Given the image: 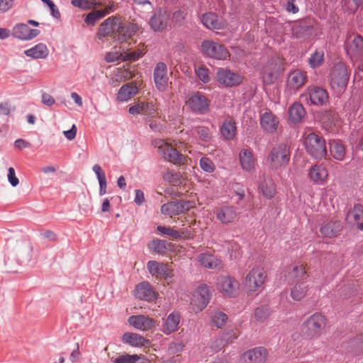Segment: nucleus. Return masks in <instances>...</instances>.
Returning <instances> with one entry per match:
<instances>
[{
  "mask_svg": "<svg viewBox=\"0 0 363 363\" xmlns=\"http://www.w3.org/2000/svg\"><path fill=\"white\" fill-rule=\"evenodd\" d=\"M259 189L266 199H272L276 194V186L271 178H267L264 175L260 177Z\"/></svg>",
  "mask_w": 363,
  "mask_h": 363,
  "instance_id": "nucleus-34",
  "label": "nucleus"
},
{
  "mask_svg": "<svg viewBox=\"0 0 363 363\" xmlns=\"http://www.w3.org/2000/svg\"><path fill=\"white\" fill-rule=\"evenodd\" d=\"M135 194L134 202L136 205L141 206L145 201V195L143 191L140 189H135Z\"/></svg>",
  "mask_w": 363,
  "mask_h": 363,
  "instance_id": "nucleus-63",
  "label": "nucleus"
},
{
  "mask_svg": "<svg viewBox=\"0 0 363 363\" xmlns=\"http://www.w3.org/2000/svg\"><path fill=\"white\" fill-rule=\"evenodd\" d=\"M202 52L209 57L225 60L230 57V52L223 45L213 40H206L201 43Z\"/></svg>",
  "mask_w": 363,
  "mask_h": 363,
  "instance_id": "nucleus-9",
  "label": "nucleus"
},
{
  "mask_svg": "<svg viewBox=\"0 0 363 363\" xmlns=\"http://www.w3.org/2000/svg\"><path fill=\"white\" fill-rule=\"evenodd\" d=\"M201 22L205 27L211 30H220L224 27L223 22L218 20V16L211 12L204 13Z\"/></svg>",
  "mask_w": 363,
  "mask_h": 363,
  "instance_id": "nucleus-38",
  "label": "nucleus"
},
{
  "mask_svg": "<svg viewBox=\"0 0 363 363\" xmlns=\"http://www.w3.org/2000/svg\"><path fill=\"white\" fill-rule=\"evenodd\" d=\"M328 176V170L323 164H315L309 169L308 177L314 184H324Z\"/></svg>",
  "mask_w": 363,
  "mask_h": 363,
  "instance_id": "nucleus-25",
  "label": "nucleus"
},
{
  "mask_svg": "<svg viewBox=\"0 0 363 363\" xmlns=\"http://www.w3.org/2000/svg\"><path fill=\"white\" fill-rule=\"evenodd\" d=\"M210 299L209 287L206 284L199 286L192 294L191 299L192 310L196 313L201 312L208 306Z\"/></svg>",
  "mask_w": 363,
  "mask_h": 363,
  "instance_id": "nucleus-7",
  "label": "nucleus"
},
{
  "mask_svg": "<svg viewBox=\"0 0 363 363\" xmlns=\"http://www.w3.org/2000/svg\"><path fill=\"white\" fill-rule=\"evenodd\" d=\"M93 172L95 173L99 184V194L104 195L106 193L107 182L105 172L99 164H94L92 167Z\"/></svg>",
  "mask_w": 363,
  "mask_h": 363,
  "instance_id": "nucleus-43",
  "label": "nucleus"
},
{
  "mask_svg": "<svg viewBox=\"0 0 363 363\" xmlns=\"http://www.w3.org/2000/svg\"><path fill=\"white\" fill-rule=\"evenodd\" d=\"M307 94L311 103L318 106L325 105L329 99L326 89L315 85L308 87Z\"/></svg>",
  "mask_w": 363,
  "mask_h": 363,
  "instance_id": "nucleus-19",
  "label": "nucleus"
},
{
  "mask_svg": "<svg viewBox=\"0 0 363 363\" xmlns=\"http://www.w3.org/2000/svg\"><path fill=\"white\" fill-rule=\"evenodd\" d=\"M121 60H124V55L118 52H109L105 55L107 62H115Z\"/></svg>",
  "mask_w": 363,
  "mask_h": 363,
  "instance_id": "nucleus-56",
  "label": "nucleus"
},
{
  "mask_svg": "<svg viewBox=\"0 0 363 363\" xmlns=\"http://www.w3.org/2000/svg\"><path fill=\"white\" fill-rule=\"evenodd\" d=\"M217 288L220 292L232 297L238 294L239 283L235 279L231 277L223 276L218 279Z\"/></svg>",
  "mask_w": 363,
  "mask_h": 363,
  "instance_id": "nucleus-14",
  "label": "nucleus"
},
{
  "mask_svg": "<svg viewBox=\"0 0 363 363\" xmlns=\"http://www.w3.org/2000/svg\"><path fill=\"white\" fill-rule=\"evenodd\" d=\"M217 80L225 87H233L240 85L243 80L241 74L231 71L228 68H219L216 72Z\"/></svg>",
  "mask_w": 363,
  "mask_h": 363,
  "instance_id": "nucleus-11",
  "label": "nucleus"
},
{
  "mask_svg": "<svg viewBox=\"0 0 363 363\" xmlns=\"http://www.w3.org/2000/svg\"><path fill=\"white\" fill-rule=\"evenodd\" d=\"M290 160V149L286 143L275 145L267 157V163L271 170L285 167Z\"/></svg>",
  "mask_w": 363,
  "mask_h": 363,
  "instance_id": "nucleus-2",
  "label": "nucleus"
},
{
  "mask_svg": "<svg viewBox=\"0 0 363 363\" xmlns=\"http://www.w3.org/2000/svg\"><path fill=\"white\" fill-rule=\"evenodd\" d=\"M345 50L350 55H357L363 52V37L357 35L347 39L345 43Z\"/></svg>",
  "mask_w": 363,
  "mask_h": 363,
  "instance_id": "nucleus-30",
  "label": "nucleus"
},
{
  "mask_svg": "<svg viewBox=\"0 0 363 363\" xmlns=\"http://www.w3.org/2000/svg\"><path fill=\"white\" fill-rule=\"evenodd\" d=\"M11 35L15 38L23 41H28L33 40L40 34L38 29L30 28L26 23H17L11 30Z\"/></svg>",
  "mask_w": 363,
  "mask_h": 363,
  "instance_id": "nucleus-13",
  "label": "nucleus"
},
{
  "mask_svg": "<svg viewBox=\"0 0 363 363\" xmlns=\"http://www.w3.org/2000/svg\"><path fill=\"white\" fill-rule=\"evenodd\" d=\"M8 181L13 187L19 184V180L16 176L15 170L13 167H9L8 169Z\"/></svg>",
  "mask_w": 363,
  "mask_h": 363,
  "instance_id": "nucleus-59",
  "label": "nucleus"
},
{
  "mask_svg": "<svg viewBox=\"0 0 363 363\" xmlns=\"http://www.w3.org/2000/svg\"><path fill=\"white\" fill-rule=\"evenodd\" d=\"M138 92L135 84L130 82L123 84L118 90L116 98L121 102H125L132 99Z\"/></svg>",
  "mask_w": 363,
  "mask_h": 363,
  "instance_id": "nucleus-29",
  "label": "nucleus"
},
{
  "mask_svg": "<svg viewBox=\"0 0 363 363\" xmlns=\"http://www.w3.org/2000/svg\"><path fill=\"white\" fill-rule=\"evenodd\" d=\"M191 135L198 137L201 141L208 143L211 139V133L208 128L205 126H197L191 129Z\"/></svg>",
  "mask_w": 363,
  "mask_h": 363,
  "instance_id": "nucleus-46",
  "label": "nucleus"
},
{
  "mask_svg": "<svg viewBox=\"0 0 363 363\" xmlns=\"http://www.w3.org/2000/svg\"><path fill=\"white\" fill-rule=\"evenodd\" d=\"M239 160L242 169L247 172H251L255 169L256 160L252 150L242 149L239 153Z\"/></svg>",
  "mask_w": 363,
  "mask_h": 363,
  "instance_id": "nucleus-26",
  "label": "nucleus"
},
{
  "mask_svg": "<svg viewBox=\"0 0 363 363\" xmlns=\"http://www.w3.org/2000/svg\"><path fill=\"white\" fill-rule=\"evenodd\" d=\"M120 22V18L116 16H111L106 18L98 29L96 35L99 40H102L106 36L114 34L116 35L117 28Z\"/></svg>",
  "mask_w": 363,
  "mask_h": 363,
  "instance_id": "nucleus-18",
  "label": "nucleus"
},
{
  "mask_svg": "<svg viewBox=\"0 0 363 363\" xmlns=\"http://www.w3.org/2000/svg\"><path fill=\"white\" fill-rule=\"evenodd\" d=\"M227 319L226 314L221 311H215L212 315V322L218 328L225 325Z\"/></svg>",
  "mask_w": 363,
  "mask_h": 363,
  "instance_id": "nucleus-51",
  "label": "nucleus"
},
{
  "mask_svg": "<svg viewBox=\"0 0 363 363\" xmlns=\"http://www.w3.org/2000/svg\"><path fill=\"white\" fill-rule=\"evenodd\" d=\"M330 151L332 156L337 160H343L345 155V148L339 140H332L329 143Z\"/></svg>",
  "mask_w": 363,
  "mask_h": 363,
  "instance_id": "nucleus-42",
  "label": "nucleus"
},
{
  "mask_svg": "<svg viewBox=\"0 0 363 363\" xmlns=\"http://www.w3.org/2000/svg\"><path fill=\"white\" fill-rule=\"evenodd\" d=\"M180 322V315L177 313H170L166 318L162 325V331L167 335H169L178 330V325Z\"/></svg>",
  "mask_w": 363,
  "mask_h": 363,
  "instance_id": "nucleus-37",
  "label": "nucleus"
},
{
  "mask_svg": "<svg viewBox=\"0 0 363 363\" xmlns=\"http://www.w3.org/2000/svg\"><path fill=\"white\" fill-rule=\"evenodd\" d=\"M305 115V108L300 102H294L289 108V119L292 123H300Z\"/></svg>",
  "mask_w": 363,
  "mask_h": 363,
  "instance_id": "nucleus-36",
  "label": "nucleus"
},
{
  "mask_svg": "<svg viewBox=\"0 0 363 363\" xmlns=\"http://www.w3.org/2000/svg\"><path fill=\"white\" fill-rule=\"evenodd\" d=\"M128 323L135 328L147 331L158 325L157 320L144 315H131L128 318Z\"/></svg>",
  "mask_w": 363,
  "mask_h": 363,
  "instance_id": "nucleus-20",
  "label": "nucleus"
},
{
  "mask_svg": "<svg viewBox=\"0 0 363 363\" xmlns=\"http://www.w3.org/2000/svg\"><path fill=\"white\" fill-rule=\"evenodd\" d=\"M154 82L157 89L160 91H164L167 86L169 77L167 75V67L162 62H158L154 69Z\"/></svg>",
  "mask_w": 363,
  "mask_h": 363,
  "instance_id": "nucleus-17",
  "label": "nucleus"
},
{
  "mask_svg": "<svg viewBox=\"0 0 363 363\" xmlns=\"http://www.w3.org/2000/svg\"><path fill=\"white\" fill-rule=\"evenodd\" d=\"M263 82L266 84H271L274 82V73L272 71L264 70L262 73Z\"/></svg>",
  "mask_w": 363,
  "mask_h": 363,
  "instance_id": "nucleus-60",
  "label": "nucleus"
},
{
  "mask_svg": "<svg viewBox=\"0 0 363 363\" xmlns=\"http://www.w3.org/2000/svg\"><path fill=\"white\" fill-rule=\"evenodd\" d=\"M324 55L323 50L316 49L308 60L309 66L313 69L320 67L324 62Z\"/></svg>",
  "mask_w": 363,
  "mask_h": 363,
  "instance_id": "nucleus-45",
  "label": "nucleus"
},
{
  "mask_svg": "<svg viewBox=\"0 0 363 363\" xmlns=\"http://www.w3.org/2000/svg\"><path fill=\"white\" fill-rule=\"evenodd\" d=\"M163 235L169 236L172 240L189 239L192 237V231L188 228H179L175 230L174 228H157Z\"/></svg>",
  "mask_w": 363,
  "mask_h": 363,
  "instance_id": "nucleus-33",
  "label": "nucleus"
},
{
  "mask_svg": "<svg viewBox=\"0 0 363 363\" xmlns=\"http://www.w3.org/2000/svg\"><path fill=\"white\" fill-rule=\"evenodd\" d=\"M328 324L325 315L315 312L304 320L301 325L302 333L310 340L318 339L324 332Z\"/></svg>",
  "mask_w": 363,
  "mask_h": 363,
  "instance_id": "nucleus-1",
  "label": "nucleus"
},
{
  "mask_svg": "<svg viewBox=\"0 0 363 363\" xmlns=\"http://www.w3.org/2000/svg\"><path fill=\"white\" fill-rule=\"evenodd\" d=\"M307 152L315 159H322L327 154L325 140L314 133H310L303 142Z\"/></svg>",
  "mask_w": 363,
  "mask_h": 363,
  "instance_id": "nucleus-5",
  "label": "nucleus"
},
{
  "mask_svg": "<svg viewBox=\"0 0 363 363\" xmlns=\"http://www.w3.org/2000/svg\"><path fill=\"white\" fill-rule=\"evenodd\" d=\"M268 357V352L263 347H257L249 350L242 356L245 363H264Z\"/></svg>",
  "mask_w": 363,
  "mask_h": 363,
  "instance_id": "nucleus-21",
  "label": "nucleus"
},
{
  "mask_svg": "<svg viewBox=\"0 0 363 363\" xmlns=\"http://www.w3.org/2000/svg\"><path fill=\"white\" fill-rule=\"evenodd\" d=\"M149 272L158 279H164L167 281L173 277L172 269L167 264L157 261H149L147 264Z\"/></svg>",
  "mask_w": 363,
  "mask_h": 363,
  "instance_id": "nucleus-15",
  "label": "nucleus"
},
{
  "mask_svg": "<svg viewBox=\"0 0 363 363\" xmlns=\"http://www.w3.org/2000/svg\"><path fill=\"white\" fill-rule=\"evenodd\" d=\"M105 17L104 12L99 10H94L89 13L85 18L84 22L88 26H94L97 21Z\"/></svg>",
  "mask_w": 363,
  "mask_h": 363,
  "instance_id": "nucleus-49",
  "label": "nucleus"
},
{
  "mask_svg": "<svg viewBox=\"0 0 363 363\" xmlns=\"http://www.w3.org/2000/svg\"><path fill=\"white\" fill-rule=\"evenodd\" d=\"M143 55V52L138 49L137 50L125 53L124 60L135 61L140 59Z\"/></svg>",
  "mask_w": 363,
  "mask_h": 363,
  "instance_id": "nucleus-58",
  "label": "nucleus"
},
{
  "mask_svg": "<svg viewBox=\"0 0 363 363\" xmlns=\"http://www.w3.org/2000/svg\"><path fill=\"white\" fill-rule=\"evenodd\" d=\"M152 144L165 160L179 165L184 164L186 162V156L179 153L164 140L156 139L153 141Z\"/></svg>",
  "mask_w": 363,
  "mask_h": 363,
  "instance_id": "nucleus-4",
  "label": "nucleus"
},
{
  "mask_svg": "<svg viewBox=\"0 0 363 363\" xmlns=\"http://www.w3.org/2000/svg\"><path fill=\"white\" fill-rule=\"evenodd\" d=\"M267 279L265 270L260 267L252 268L247 274L245 286L249 294L260 291Z\"/></svg>",
  "mask_w": 363,
  "mask_h": 363,
  "instance_id": "nucleus-6",
  "label": "nucleus"
},
{
  "mask_svg": "<svg viewBox=\"0 0 363 363\" xmlns=\"http://www.w3.org/2000/svg\"><path fill=\"white\" fill-rule=\"evenodd\" d=\"M169 13L163 9L156 11L149 20V25L155 32L162 31L166 28L169 20Z\"/></svg>",
  "mask_w": 363,
  "mask_h": 363,
  "instance_id": "nucleus-16",
  "label": "nucleus"
},
{
  "mask_svg": "<svg viewBox=\"0 0 363 363\" xmlns=\"http://www.w3.org/2000/svg\"><path fill=\"white\" fill-rule=\"evenodd\" d=\"M128 112L131 115L143 114L148 117H154L155 108L152 102H140L131 106Z\"/></svg>",
  "mask_w": 363,
  "mask_h": 363,
  "instance_id": "nucleus-27",
  "label": "nucleus"
},
{
  "mask_svg": "<svg viewBox=\"0 0 363 363\" xmlns=\"http://www.w3.org/2000/svg\"><path fill=\"white\" fill-rule=\"evenodd\" d=\"M42 103L49 107L53 106L55 104V99L47 93H43L42 94Z\"/></svg>",
  "mask_w": 363,
  "mask_h": 363,
  "instance_id": "nucleus-64",
  "label": "nucleus"
},
{
  "mask_svg": "<svg viewBox=\"0 0 363 363\" xmlns=\"http://www.w3.org/2000/svg\"><path fill=\"white\" fill-rule=\"evenodd\" d=\"M345 220L350 227H363V206L360 203L355 204L347 212Z\"/></svg>",
  "mask_w": 363,
  "mask_h": 363,
  "instance_id": "nucleus-23",
  "label": "nucleus"
},
{
  "mask_svg": "<svg viewBox=\"0 0 363 363\" xmlns=\"http://www.w3.org/2000/svg\"><path fill=\"white\" fill-rule=\"evenodd\" d=\"M197 259L199 264L205 268L215 269L221 266V261L208 252L201 253Z\"/></svg>",
  "mask_w": 363,
  "mask_h": 363,
  "instance_id": "nucleus-35",
  "label": "nucleus"
},
{
  "mask_svg": "<svg viewBox=\"0 0 363 363\" xmlns=\"http://www.w3.org/2000/svg\"><path fill=\"white\" fill-rule=\"evenodd\" d=\"M201 169L206 173H213L216 169L213 162L207 157H202L199 160Z\"/></svg>",
  "mask_w": 363,
  "mask_h": 363,
  "instance_id": "nucleus-50",
  "label": "nucleus"
},
{
  "mask_svg": "<svg viewBox=\"0 0 363 363\" xmlns=\"http://www.w3.org/2000/svg\"><path fill=\"white\" fill-rule=\"evenodd\" d=\"M135 294L138 298L147 301H153L157 297L155 291L147 282H142L138 284Z\"/></svg>",
  "mask_w": 363,
  "mask_h": 363,
  "instance_id": "nucleus-28",
  "label": "nucleus"
},
{
  "mask_svg": "<svg viewBox=\"0 0 363 363\" xmlns=\"http://www.w3.org/2000/svg\"><path fill=\"white\" fill-rule=\"evenodd\" d=\"M226 342L222 339L214 340L211 344V348L214 352H218L225 347Z\"/></svg>",
  "mask_w": 363,
  "mask_h": 363,
  "instance_id": "nucleus-61",
  "label": "nucleus"
},
{
  "mask_svg": "<svg viewBox=\"0 0 363 363\" xmlns=\"http://www.w3.org/2000/svg\"><path fill=\"white\" fill-rule=\"evenodd\" d=\"M195 206L194 201L179 200L164 203L161 207V212L165 215H179Z\"/></svg>",
  "mask_w": 363,
  "mask_h": 363,
  "instance_id": "nucleus-12",
  "label": "nucleus"
},
{
  "mask_svg": "<svg viewBox=\"0 0 363 363\" xmlns=\"http://www.w3.org/2000/svg\"><path fill=\"white\" fill-rule=\"evenodd\" d=\"M138 30V26L135 23H122L119 22L118 27L116 30V35H114V38L119 43H123L130 39L134 35Z\"/></svg>",
  "mask_w": 363,
  "mask_h": 363,
  "instance_id": "nucleus-22",
  "label": "nucleus"
},
{
  "mask_svg": "<svg viewBox=\"0 0 363 363\" xmlns=\"http://www.w3.org/2000/svg\"><path fill=\"white\" fill-rule=\"evenodd\" d=\"M195 72L198 78L204 84H206L210 82V72L208 69L201 66L196 69Z\"/></svg>",
  "mask_w": 363,
  "mask_h": 363,
  "instance_id": "nucleus-54",
  "label": "nucleus"
},
{
  "mask_svg": "<svg viewBox=\"0 0 363 363\" xmlns=\"http://www.w3.org/2000/svg\"><path fill=\"white\" fill-rule=\"evenodd\" d=\"M236 216L235 209L232 206H225L217 213V218L224 224L233 222Z\"/></svg>",
  "mask_w": 363,
  "mask_h": 363,
  "instance_id": "nucleus-41",
  "label": "nucleus"
},
{
  "mask_svg": "<svg viewBox=\"0 0 363 363\" xmlns=\"http://www.w3.org/2000/svg\"><path fill=\"white\" fill-rule=\"evenodd\" d=\"M221 135L227 140H232L235 136L236 126L230 121H225L220 127Z\"/></svg>",
  "mask_w": 363,
  "mask_h": 363,
  "instance_id": "nucleus-44",
  "label": "nucleus"
},
{
  "mask_svg": "<svg viewBox=\"0 0 363 363\" xmlns=\"http://www.w3.org/2000/svg\"><path fill=\"white\" fill-rule=\"evenodd\" d=\"M148 247L151 250L160 255H165L173 250V245L171 243L159 239L152 240Z\"/></svg>",
  "mask_w": 363,
  "mask_h": 363,
  "instance_id": "nucleus-40",
  "label": "nucleus"
},
{
  "mask_svg": "<svg viewBox=\"0 0 363 363\" xmlns=\"http://www.w3.org/2000/svg\"><path fill=\"white\" fill-rule=\"evenodd\" d=\"M350 79V72L345 64L338 62L330 71L328 80L331 88L342 91L347 86Z\"/></svg>",
  "mask_w": 363,
  "mask_h": 363,
  "instance_id": "nucleus-3",
  "label": "nucleus"
},
{
  "mask_svg": "<svg viewBox=\"0 0 363 363\" xmlns=\"http://www.w3.org/2000/svg\"><path fill=\"white\" fill-rule=\"evenodd\" d=\"M163 179L169 183L177 184L179 182L180 175L173 170H167L163 174Z\"/></svg>",
  "mask_w": 363,
  "mask_h": 363,
  "instance_id": "nucleus-55",
  "label": "nucleus"
},
{
  "mask_svg": "<svg viewBox=\"0 0 363 363\" xmlns=\"http://www.w3.org/2000/svg\"><path fill=\"white\" fill-rule=\"evenodd\" d=\"M122 340L124 342L133 347H142L150 344L148 340H146L139 334L133 333H124L122 337Z\"/></svg>",
  "mask_w": 363,
  "mask_h": 363,
  "instance_id": "nucleus-39",
  "label": "nucleus"
},
{
  "mask_svg": "<svg viewBox=\"0 0 363 363\" xmlns=\"http://www.w3.org/2000/svg\"><path fill=\"white\" fill-rule=\"evenodd\" d=\"M13 1L14 0H0V12L8 11L13 6Z\"/></svg>",
  "mask_w": 363,
  "mask_h": 363,
  "instance_id": "nucleus-62",
  "label": "nucleus"
},
{
  "mask_svg": "<svg viewBox=\"0 0 363 363\" xmlns=\"http://www.w3.org/2000/svg\"><path fill=\"white\" fill-rule=\"evenodd\" d=\"M310 286L303 281H298L290 289V296L294 301H301L308 295Z\"/></svg>",
  "mask_w": 363,
  "mask_h": 363,
  "instance_id": "nucleus-31",
  "label": "nucleus"
},
{
  "mask_svg": "<svg viewBox=\"0 0 363 363\" xmlns=\"http://www.w3.org/2000/svg\"><path fill=\"white\" fill-rule=\"evenodd\" d=\"M271 308L267 305H262L255 310L254 317L259 323H264L271 315Z\"/></svg>",
  "mask_w": 363,
  "mask_h": 363,
  "instance_id": "nucleus-47",
  "label": "nucleus"
},
{
  "mask_svg": "<svg viewBox=\"0 0 363 363\" xmlns=\"http://www.w3.org/2000/svg\"><path fill=\"white\" fill-rule=\"evenodd\" d=\"M24 54L33 60L45 59L49 55V50L45 44L40 43L26 50Z\"/></svg>",
  "mask_w": 363,
  "mask_h": 363,
  "instance_id": "nucleus-32",
  "label": "nucleus"
},
{
  "mask_svg": "<svg viewBox=\"0 0 363 363\" xmlns=\"http://www.w3.org/2000/svg\"><path fill=\"white\" fill-rule=\"evenodd\" d=\"M307 79L308 76L306 72L300 69L291 71L286 79V91L289 94H295L306 84Z\"/></svg>",
  "mask_w": 363,
  "mask_h": 363,
  "instance_id": "nucleus-10",
  "label": "nucleus"
},
{
  "mask_svg": "<svg viewBox=\"0 0 363 363\" xmlns=\"http://www.w3.org/2000/svg\"><path fill=\"white\" fill-rule=\"evenodd\" d=\"M350 347L352 352L357 354L362 353L363 352V335L357 336L351 340Z\"/></svg>",
  "mask_w": 363,
  "mask_h": 363,
  "instance_id": "nucleus-52",
  "label": "nucleus"
},
{
  "mask_svg": "<svg viewBox=\"0 0 363 363\" xmlns=\"http://www.w3.org/2000/svg\"><path fill=\"white\" fill-rule=\"evenodd\" d=\"M307 264L301 263L294 264L292 267L291 274L293 277L297 280H303L308 277L307 272Z\"/></svg>",
  "mask_w": 363,
  "mask_h": 363,
  "instance_id": "nucleus-48",
  "label": "nucleus"
},
{
  "mask_svg": "<svg viewBox=\"0 0 363 363\" xmlns=\"http://www.w3.org/2000/svg\"><path fill=\"white\" fill-rule=\"evenodd\" d=\"M71 4L72 6L82 10H89L91 8L89 0H72Z\"/></svg>",
  "mask_w": 363,
  "mask_h": 363,
  "instance_id": "nucleus-57",
  "label": "nucleus"
},
{
  "mask_svg": "<svg viewBox=\"0 0 363 363\" xmlns=\"http://www.w3.org/2000/svg\"><path fill=\"white\" fill-rule=\"evenodd\" d=\"M186 105L193 112L204 114L209 109L210 101L201 92L194 91L186 96Z\"/></svg>",
  "mask_w": 363,
  "mask_h": 363,
  "instance_id": "nucleus-8",
  "label": "nucleus"
},
{
  "mask_svg": "<svg viewBox=\"0 0 363 363\" xmlns=\"http://www.w3.org/2000/svg\"><path fill=\"white\" fill-rule=\"evenodd\" d=\"M279 121L277 117L268 111L260 116V125L262 128L268 133H274L277 130Z\"/></svg>",
  "mask_w": 363,
  "mask_h": 363,
  "instance_id": "nucleus-24",
  "label": "nucleus"
},
{
  "mask_svg": "<svg viewBox=\"0 0 363 363\" xmlns=\"http://www.w3.org/2000/svg\"><path fill=\"white\" fill-rule=\"evenodd\" d=\"M140 359V355L126 354L120 355L113 359V363H136Z\"/></svg>",
  "mask_w": 363,
  "mask_h": 363,
  "instance_id": "nucleus-53",
  "label": "nucleus"
}]
</instances>
